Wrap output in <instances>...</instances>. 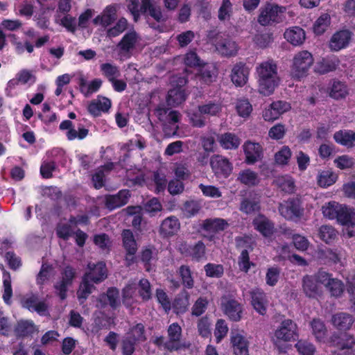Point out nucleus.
Returning <instances> with one entry per match:
<instances>
[{
	"mask_svg": "<svg viewBox=\"0 0 355 355\" xmlns=\"http://www.w3.org/2000/svg\"><path fill=\"white\" fill-rule=\"evenodd\" d=\"M352 35V33L347 29L336 32L330 40L331 49L338 51L346 48L349 44Z\"/></svg>",
	"mask_w": 355,
	"mask_h": 355,
	"instance_id": "a211bd4d",
	"label": "nucleus"
},
{
	"mask_svg": "<svg viewBox=\"0 0 355 355\" xmlns=\"http://www.w3.org/2000/svg\"><path fill=\"white\" fill-rule=\"evenodd\" d=\"M223 311L233 322H239L242 318L243 306L234 299H227L221 304Z\"/></svg>",
	"mask_w": 355,
	"mask_h": 355,
	"instance_id": "2eb2a0df",
	"label": "nucleus"
},
{
	"mask_svg": "<svg viewBox=\"0 0 355 355\" xmlns=\"http://www.w3.org/2000/svg\"><path fill=\"white\" fill-rule=\"evenodd\" d=\"M116 6L114 4L107 6L101 15H97L92 21L96 26L101 25L107 28L116 19Z\"/></svg>",
	"mask_w": 355,
	"mask_h": 355,
	"instance_id": "5701e85b",
	"label": "nucleus"
},
{
	"mask_svg": "<svg viewBox=\"0 0 355 355\" xmlns=\"http://www.w3.org/2000/svg\"><path fill=\"white\" fill-rule=\"evenodd\" d=\"M131 196L130 190L121 189L117 193L111 195L107 194L105 197V207L113 210L125 205Z\"/></svg>",
	"mask_w": 355,
	"mask_h": 355,
	"instance_id": "4468645a",
	"label": "nucleus"
},
{
	"mask_svg": "<svg viewBox=\"0 0 355 355\" xmlns=\"http://www.w3.org/2000/svg\"><path fill=\"white\" fill-rule=\"evenodd\" d=\"M334 139L340 145L352 147L355 141V132L351 130H341L334 133Z\"/></svg>",
	"mask_w": 355,
	"mask_h": 355,
	"instance_id": "a19ab883",
	"label": "nucleus"
},
{
	"mask_svg": "<svg viewBox=\"0 0 355 355\" xmlns=\"http://www.w3.org/2000/svg\"><path fill=\"white\" fill-rule=\"evenodd\" d=\"M291 108V104L285 101H274L263 110L262 116L266 121H273Z\"/></svg>",
	"mask_w": 355,
	"mask_h": 355,
	"instance_id": "9d476101",
	"label": "nucleus"
},
{
	"mask_svg": "<svg viewBox=\"0 0 355 355\" xmlns=\"http://www.w3.org/2000/svg\"><path fill=\"white\" fill-rule=\"evenodd\" d=\"M198 110L207 116H216L221 111V106L215 101H209L207 103L198 105Z\"/></svg>",
	"mask_w": 355,
	"mask_h": 355,
	"instance_id": "6e6d98bb",
	"label": "nucleus"
},
{
	"mask_svg": "<svg viewBox=\"0 0 355 355\" xmlns=\"http://www.w3.org/2000/svg\"><path fill=\"white\" fill-rule=\"evenodd\" d=\"M59 128L60 130H67L66 136L67 139L69 141H72L76 139L82 140L89 134V130L80 123L77 125V130H76L75 127L73 125L72 121L70 120L62 121L59 125Z\"/></svg>",
	"mask_w": 355,
	"mask_h": 355,
	"instance_id": "f8f14e48",
	"label": "nucleus"
},
{
	"mask_svg": "<svg viewBox=\"0 0 355 355\" xmlns=\"http://www.w3.org/2000/svg\"><path fill=\"white\" fill-rule=\"evenodd\" d=\"M295 347L301 355H314L315 352L314 345L306 340H298L295 344Z\"/></svg>",
	"mask_w": 355,
	"mask_h": 355,
	"instance_id": "774afa93",
	"label": "nucleus"
},
{
	"mask_svg": "<svg viewBox=\"0 0 355 355\" xmlns=\"http://www.w3.org/2000/svg\"><path fill=\"white\" fill-rule=\"evenodd\" d=\"M123 246L126 252L130 254L136 253L137 251V243L132 232L129 230H123L121 234Z\"/></svg>",
	"mask_w": 355,
	"mask_h": 355,
	"instance_id": "37998d69",
	"label": "nucleus"
},
{
	"mask_svg": "<svg viewBox=\"0 0 355 355\" xmlns=\"http://www.w3.org/2000/svg\"><path fill=\"white\" fill-rule=\"evenodd\" d=\"M211 323L207 315L203 316L199 319L197 323L199 335L205 338L210 337L211 335Z\"/></svg>",
	"mask_w": 355,
	"mask_h": 355,
	"instance_id": "864d4df0",
	"label": "nucleus"
},
{
	"mask_svg": "<svg viewBox=\"0 0 355 355\" xmlns=\"http://www.w3.org/2000/svg\"><path fill=\"white\" fill-rule=\"evenodd\" d=\"M183 289H192L195 285L193 272L188 265H181L176 271Z\"/></svg>",
	"mask_w": 355,
	"mask_h": 355,
	"instance_id": "c756f323",
	"label": "nucleus"
},
{
	"mask_svg": "<svg viewBox=\"0 0 355 355\" xmlns=\"http://www.w3.org/2000/svg\"><path fill=\"white\" fill-rule=\"evenodd\" d=\"M236 110L238 114L241 117H248L252 111V107L248 99H240L237 101Z\"/></svg>",
	"mask_w": 355,
	"mask_h": 355,
	"instance_id": "69168bd1",
	"label": "nucleus"
},
{
	"mask_svg": "<svg viewBox=\"0 0 355 355\" xmlns=\"http://www.w3.org/2000/svg\"><path fill=\"white\" fill-rule=\"evenodd\" d=\"M218 141L221 147L226 150H236L241 144V139L232 132L222 134Z\"/></svg>",
	"mask_w": 355,
	"mask_h": 355,
	"instance_id": "4c0bfd02",
	"label": "nucleus"
},
{
	"mask_svg": "<svg viewBox=\"0 0 355 355\" xmlns=\"http://www.w3.org/2000/svg\"><path fill=\"white\" fill-rule=\"evenodd\" d=\"M280 215L287 220L297 222L304 215V209L298 198H289L279 205Z\"/></svg>",
	"mask_w": 355,
	"mask_h": 355,
	"instance_id": "20e7f679",
	"label": "nucleus"
},
{
	"mask_svg": "<svg viewBox=\"0 0 355 355\" xmlns=\"http://www.w3.org/2000/svg\"><path fill=\"white\" fill-rule=\"evenodd\" d=\"M216 48L221 55L227 58L236 55L239 50L236 42L230 37L218 40Z\"/></svg>",
	"mask_w": 355,
	"mask_h": 355,
	"instance_id": "4be33fe9",
	"label": "nucleus"
},
{
	"mask_svg": "<svg viewBox=\"0 0 355 355\" xmlns=\"http://www.w3.org/2000/svg\"><path fill=\"white\" fill-rule=\"evenodd\" d=\"M286 8L275 3L266 2L259 10L258 23L263 26H273L282 21Z\"/></svg>",
	"mask_w": 355,
	"mask_h": 355,
	"instance_id": "f03ea898",
	"label": "nucleus"
},
{
	"mask_svg": "<svg viewBox=\"0 0 355 355\" xmlns=\"http://www.w3.org/2000/svg\"><path fill=\"white\" fill-rule=\"evenodd\" d=\"M182 327L178 322L171 324L168 329V340L164 343V347L169 352L178 351L184 345L181 343Z\"/></svg>",
	"mask_w": 355,
	"mask_h": 355,
	"instance_id": "1a4fd4ad",
	"label": "nucleus"
},
{
	"mask_svg": "<svg viewBox=\"0 0 355 355\" xmlns=\"http://www.w3.org/2000/svg\"><path fill=\"white\" fill-rule=\"evenodd\" d=\"M280 272V268L277 266L268 268L266 274V284L275 286L279 281Z\"/></svg>",
	"mask_w": 355,
	"mask_h": 355,
	"instance_id": "338daca9",
	"label": "nucleus"
},
{
	"mask_svg": "<svg viewBox=\"0 0 355 355\" xmlns=\"http://www.w3.org/2000/svg\"><path fill=\"white\" fill-rule=\"evenodd\" d=\"M338 176L334 172L327 170L320 171L317 175L318 184L323 188H327L334 184Z\"/></svg>",
	"mask_w": 355,
	"mask_h": 355,
	"instance_id": "a18cd8bd",
	"label": "nucleus"
},
{
	"mask_svg": "<svg viewBox=\"0 0 355 355\" xmlns=\"http://www.w3.org/2000/svg\"><path fill=\"white\" fill-rule=\"evenodd\" d=\"M89 271L86 272L83 277L94 284H98L107 278V269L105 264L98 262L96 264H88Z\"/></svg>",
	"mask_w": 355,
	"mask_h": 355,
	"instance_id": "412c9836",
	"label": "nucleus"
},
{
	"mask_svg": "<svg viewBox=\"0 0 355 355\" xmlns=\"http://www.w3.org/2000/svg\"><path fill=\"white\" fill-rule=\"evenodd\" d=\"M302 290L309 298H316L320 293V286L313 276L305 275L302 279Z\"/></svg>",
	"mask_w": 355,
	"mask_h": 355,
	"instance_id": "473e14b6",
	"label": "nucleus"
},
{
	"mask_svg": "<svg viewBox=\"0 0 355 355\" xmlns=\"http://www.w3.org/2000/svg\"><path fill=\"white\" fill-rule=\"evenodd\" d=\"M157 253L155 248L153 245H148L142 249L140 254V259L144 263L146 271H150L151 267V261L155 258Z\"/></svg>",
	"mask_w": 355,
	"mask_h": 355,
	"instance_id": "3c124183",
	"label": "nucleus"
},
{
	"mask_svg": "<svg viewBox=\"0 0 355 355\" xmlns=\"http://www.w3.org/2000/svg\"><path fill=\"white\" fill-rule=\"evenodd\" d=\"M257 72L259 93L266 96L273 94L280 82L275 62L273 60H268L261 62L257 67Z\"/></svg>",
	"mask_w": 355,
	"mask_h": 355,
	"instance_id": "f257e3e1",
	"label": "nucleus"
},
{
	"mask_svg": "<svg viewBox=\"0 0 355 355\" xmlns=\"http://www.w3.org/2000/svg\"><path fill=\"white\" fill-rule=\"evenodd\" d=\"M328 90L329 96L336 100L345 98L348 94L347 85L338 80H333L329 84Z\"/></svg>",
	"mask_w": 355,
	"mask_h": 355,
	"instance_id": "72a5a7b5",
	"label": "nucleus"
},
{
	"mask_svg": "<svg viewBox=\"0 0 355 355\" xmlns=\"http://www.w3.org/2000/svg\"><path fill=\"white\" fill-rule=\"evenodd\" d=\"M337 235V231L332 226L322 225L319 229V236L321 240L327 243L333 241Z\"/></svg>",
	"mask_w": 355,
	"mask_h": 355,
	"instance_id": "13d9d810",
	"label": "nucleus"
},
{
	"mask_svg": "<svg viewBox=\"0 0 355 355\" xmlns=\"http://www.w3.org/2000/svg\"><path fill=\"white\" fill-rule=\"evenodd\" d=\"M101 71L109 81L119 77L121 75L119 67L110 63L102 64L101 65Z\"/></svg>",
	"mask_w": 355,
	"mask_h": 355,
	"instance_id": "052dcab7",
	"label": "nucleus"
},
{
	"mask_svg": "<svg viewBox=\"0 0 355 355\" xmlns=\"http://www.w3.org/2000/svg\"><path fill=\"white\" fill-rule=\"evenodd\" d=\"M126 337L136 343L145 341L146 340V337L145 335L144 325L142 323H137L131 327L127 333Z\"/></svg>",
	"mask_w": 355,
	"mask_h": 355,
	"instance_id": "de8ad7c7",
	"label": "nucleus"
},
{
	"mask_svg": "<svg viewBox=\"0 0 355 355\" xmlns=\"http://www.w3.org/2000/svg\"><path fill=\"white\" fill-rule=\"evenodd\" d=\"M205 275L211 278H220L224 275V267L222 264L208 263L204 266Z\"/></svg>",
	"mask_w": 355,
	"mask_h": 355,
	"instance_id": "5fc2aeb1",
	"label": "nucleus"
},
{
	"mask_svg": "<svg viewBox=\"0 0 355 355\" xmlns=\"http://www.w3.org/2000/svg\"><path fill=\"white\" fill-rule=\"evenodd\" d=\"M254 228L263 236H271L275 232V225L263 214H259L252 220Z\"/></svg>",
	"mask_w": 355,
	"mask_h": 355,
	"instance_id": "aec40b11",
	"label": "nucleus"
},
{
	"mask_svg": "<svg viewBox=\"0 0 355 355\" xmlns=\"http://www.w3.org/2000/svg\"><path fill=\"white\" fill-rule=\"evenodd\" d=\"M284 36V38L293 46L302 44L306 38L305 31L299 26H293L287 29Z\"/></svg>",
	"mask_w": 355,
	"mask_h": 355,
	"instance_id": "7c9ffc66",
	"label": "nucleus"
},
{
	"mask_svg": "<svg viewBox=\"0 0 355 355\" xmlns=\"http://www.w3.org/2000/svg\"><path fill=\"white\" fill-rule=\"evenodd\" d=\"M233 14V5L230 0H223L218 10V17L220 21L230 20Z\"/></svg>",
	"mask_w": 355,
	"mask_h": 355,
	"instance_id": "4d7b16f0",
	"label": "nucleus"
},
{
	"mask_svg": "<svg viewBox=\"0 0 355 355\" xmlns=\"http://www.w3.org/2000/svg\"><path fill=\"white\" fill-rule=\"evenodd\" d=\"M94 283L88 280L86 277H83L82 282L77 291V297L80 304H83L96 288Z\"/></svg>",
	"mask_w": 355,
	"mask_h": 355,
	"instance_id": "79ce46f5",
	"label": "nucleus"
},
{
	"mask_svg": "<svg viewBox=\"0 0 355 355\" xmlns=\"http://www.w3.org/2000/svg\"><path fill=\"white\" fill-rule=\"evenodd\" d=\"M331 341L333 345L338 349L350 350L347 355H355L353 352L355 347V338L352 335L347 333L334 334L331 338Z\"/></svg>",
	"mask_w": 355,
	"mask_h": 355,
	"instance_id": "dca6fc26",
	"label": "nucleus"
},
{
	"mask_svg": "<svg viewBox=\"0 0 355 355\" xmlns=\"http://www.w3.org/2000/svg\"><path fill=\"white\" fill-rule=\"evenodd\" d=\"M236 180L250 187L257 186L259 183L257 173L250 168L241 171L238 174Z\"/></svg>",
	"mask_w": 355,
	"mask_h": 355,
	"instance_id": "58836bf2",
	"label": "nucleus"
},
{
	"mask_svg": "<svg viewBox=\"0 0 355 355\" xmlns=\"http://www.w3.org/2000/svg\"><path fill=\"white\" fill-rule=\"evenodd\" d=\"M230 343L234 355H249V341L241 332L232 330Z\"/></svg>",
	"mask_w": 355,
	"mask_h": 355,
	"instance_id": "ddd939ff",
	"label": "nucleus"
},
{
	"mask_svg": "<svg viewBox=\"0 0 355 355\" xmlns=\"http://www.w3.org/2000/svg\"><path fill=\"white\" fill-rule=\"evenodd\" d=\"M249 69L246 64L239 62L234 66L232 70L231 79L236 86L242 87L247 83Z\"/></svg>",
	"mask_w": 355,
	"mask_h": 355,
	"instance_id": "b1692460",
	"label": "nucleus"
},
{
	"mask_svg": "<svg viewBox=\"0 0 355 355\" xmlns=\"http://www.w3.org/2000/svg\"><path fill=\"white\" fill-rule=\"evenodd\" d=\"M187 94L184 87L175 86L168 92L166 102L168 105L176 107L186 101Z\"/></svg>",
	"mask_w": 355,
	"mask_h": 355,
	"instance_id": "c85d7f7f",
	"label": "nucleus"
},
{
	"mask_svg": "<svg viewBox=\"0 0 355 355\" xmlns=\"http://www.w3.org/2000/svg\"><path fill=\"white\" fill-rule=\"evenodd\" d=\"M139 296L143 302H148L152 299V286L148 279L146 278H141L135 287Z\"/></svg>",
	"mask_w": 355,
	"mask_h": 355,
	"instance_id": "c03bdc74",
	"label": "nucleus"
},
{
	"mask_svg": "<svg viewBox=\"0 0 355 355\" xmlns=\"http://www.w3.org/2000/svg\"><path fill=\"white\" fill-rule=\"evenodd\" d=\"M214 175L218 178H228L233 170V165L227 157L220 155H214L209 160Z\"/></svg>",
	"mask_w": 355,
	"mask_h": 355,
	"instance_id": "0eeeda50",
	"label": "nucleus"
},
{
	"mask_svg": "<svg viewBox=\"0 0 355 355\" xmlns=\"http://www.w3.org/2000/svg\"><path fill=\"white\" fill-rule=\"evenodd\" d=\"M98 302L101 308L110 305L112 309H116L120 304L119 290L115 287L109 288L106 293L99 295Z\"/></svg>",
	"mask_w": 355,
	"mask_h": 355,
	"instance_id": "a878e982",
	"label": "nucleus"
},
{
	"mask_svg": "<svg viewBox=\"0 0 355 355\" xmlns=\"http://www.w3.org/2000/svg\"><path fill=\"white\" fill-rule=\"evenodd\" d=\"M313 63V55L308 51H302L297 53L293 58L291 66V75L292 78L300 80L305 77Z\"/></svg>",
	"mask_w": 355,
	"mask_h": 355,
	"instance_id": "7ed1b4c3",
	"label": "nucleus"
},
{
	"mask_svg": "<svg viewBox=\"0 0 355 355\" xmlns=\"http://www.w3.org/2000/svg\"><path fill=\"white\" fill-rule=\"evenodd\" d=\"M261 210V200L259 197H247L242 199L240 205V211L246 214H252L259 212Z\"/></svg>",
	"mask_w": 355,
	"mask_h": 355,
	"instance_id": "c9c22d12",
	"label": "nucleus"
},
{
	"mask_svg": "<svg viewBox=\"0 0 355 355\" xmlns=\"http://www.w3.org/2000/svg\"><path fill=\"white\" fill-rule=\"evenodd\" d=\"M111 101L107 97L98 96L88 105L87 110L94 116H98L101 112H107L111 107Z\"/></svg>",
	"mask_w": 355,
	"mask_h": 355,
	"instance_id": "bb28decb",
	"label": "nucleus"
},
{
	"mask_svg": "<svg viewBox=\"0 0 355 355\" xmlns=\"http://www.w3.org/2000/svg\"><path fill=\"white\" fill-rule=\"evenodd\" d=\"M312 333L318 342H323L327 336V328L324 323L320 319L314 318L311 322Z\"/></svg>",
	"mask_w": 355,
	"mask_h": 355,
	"instance_id": "49530a36",
	"label": "nucleus"
},
{
	"mask_svg": "<svg viewBox=\"0 0 355 355\" xmlns=\"http://www.w3.org/2000/svg\"><path fill=\"white\" fill-rule=\"evenodd\" d=\"M137 40L138 35L136 31H129L123 36L117 46L121 52L128 53L135 47Z\"/></svg>",
	"mask_w": 355,
	"mask_h": 355,
	"instance_id": "e433bc0d",
	"label": "nucleus"
},
{
	"mask_svg": "<svg viewBox=\"0 0 355 355\" xmlns=\"http://www.w3.org/2000/svg\"><path fill=\"white\" fill-rule=\"evenodd\" d=\"M238 265L239 269L245 273H248L251 266H254L255 264L250 260L249 252L248 250L244 249L241 251V254L238 258Z\"/></svg>",
	"mask_w": 355,
	"mask_h": 355,
	"instance_id": "bf43d9fd",
	"label": "nucleus"
},
{
	"mask_svg": "<svg viewBox=\"0 0 355 355\" xmlns=\"http://www.w3.org/2000/svg\"><path fill=\"white\" fill-rule=\"evenodd\" d=\"M341 205V204L335 201H331L326 203L322 207L324 216L330 220L336 219Z\"/></svg>",
	"mask_w": 355,
	"mask_h": 355,
	"instance_id": "603ef678",
	"label": "nucleus"
},
{
	"mask_svg": "<svg viewBox=\"0 0 355 355\" xmlns=\"http://www.w3.org/2000/svg\"><path fill=\"white\" fill-rule=\"evenodd\" d=\"M76 275V270L70 265L61 270L60 278L53 286L55 293L60 300H64L67 298L69 287L73 284Z\"/></svg>",
	"mask_w": 355,
	"mask_h": 355,
	"instance_id": "39448f33",
	"label": "nucleus"
},
{
	"mask_svg": "<svg viewBox=\"0 0 355 355\" xmlns=\"http://www.w3.org/2000/svg\"><path fill=\"white\" fill-rule=\"evenodd\" d=\"M337 221L346 227V233L349 237L355 236V210L345 205H342L336 218Z\"/></svg>",
	"mask_w": 355,
	"mask_h": 355,
	"instance_id": "6e6552de",
	"label": "nucleus"
},
{
	"mask_svg": "<svg viewBox=\"0 0 355 355\" xmlns=\"http://www.w3.org/2000/svg\"><path fill=\"white\" fill-rule=\"evenodd\" d=\"M208 304L209 301L206 297H198L192 306L191 314L197 317L200 316L206 311Z\"/></svg>",
	"mask_w": 355,
	"mask_h": 355,
	"instance_id": "0e129e2a",
	"label": "nucleus"
},
{
	"mask_svg": "<svg viewBox=\"0 0 355 355\" xmlns=\"http://www.w3.org/2000/svg\"><path fill=\"white\" fill-rule=\"evenodd\" d=\"M128 26V21L125 18H120L116 24L107 29V36L109 37H115L125 31Z\"/></svg>",
	"mask_w": 355,
	"mask_h": 355,
	"instance_id": "680f3d73",
	"label": "nucleus"
},
{
	"mask_svg": "<svg viewBox=\"0 0 355 355\" xmlns=\"http://www.w3.org/2000/svg\"><path fill=\"white\" fill-rule=\"evenodd\" d=\"M251 305L261 315H265L267 312L268 299L267 294L260 288H255L250 291Z\"/></svg>",
	"mask_w": 355,
	"mask_h": 355,
	"instance_id": "9b49d317",
	"label": "nucleus"
},
{
	"mask_svg": "<svg viewBox=\"0 0 355 355\" xmlns=\"http://www.w3.org/2000/svg\"><path fill=\"white\" fill-rule=\"evenodd\" d=\"M180 228L178 218L175 216L166 218L161 223L159 233L164 238H168L176 234Z\"/></svg>",
	"mask_w": 355,
	"mask_h": 355,
	"instance_id": "393cba45",
	"label": "nucleus"
},
{
	"mask_svg": "<svg viewBox=\"0 0 355 355\" xmlns=\"http://www.w3.org/2000/svg\"><path fill=\"white\" fill-rule=\"evenodd\" d=\"M217 75L216 68L213 65L207 64L199 69L196 77L201 84L209 85L216 80Z\"/></svg>",
	"mask_w": 355,
	"mask_h": 355,
	"instance_id": "cd10ccee",
	"label": "nucleus"
},
{
	"mask_svg": "<svg viewBox=\"0 0 355 355\" xmlns=\"http://www.w3.org/2000/svg\"><path fill=\"white\" fill-rule=\"evenodd\" d=\"M331 322L334 327L340 331L349 329L354 322L353 317L346 313H338L332 316Z\"/></svg>",
	"mask_w": 355,
	"mask_h": 355,
	"instance_id": "f704fd0d",
	"label": "nucleus"
},
{
	"mask_svg": "<svg viewBox=\"0 0 355 355\" xmlns=\"http://www.w3.org/2000/svg\"><path fill=\"white\" fill-rule=\"evenodd\" d=\"M15 331L17 336L24 338L31 336L35 329L33 321L21 320L18 322Z\"/></svg>",
	"mask_w": 355,
	"mask_h": 355,
	"instance_id": "09e8293b",
	"label": "nucleus"
},
{
	"mask_svg": "<svg viewBox=\"0 0 355 355\" xmlns=\"http://www.w3.org/2000/svg\"><path fill=\"white\" fill-rule=\"evenodd\" d=\"M182 254L195 261H200L205 257L206 247L202 241H198L193 245L185 243L182 245Z\"/></svg>",
	"mask_w": 355,
	"mask_h": 355,
	"instance_id": "6ab92c4d",
	"label": "nucleus"
},
{
	"mask_svg": "<svg viewBox=\"0 0 355 355\" xmlns=\"http://www.w3.org/2000/svg\"><path fill=\"white\" fill-rule=\"evenodd\" d=\"M331 24L330 15L327 13L322 14L315 21L313 27V32L317 35H322Z\"/></svg>",
	"mask_w": 355,
	"mask_h": 355,
	"instance_id": "8fccbe9b",
	"label": "nucleus"
},
{
	"mask_svg": "<svg viewBox=\"0 0 355 355\" xmlns=\"http://www.w3.org/2000/svg\"><path fill=\"white\" fill-rule=\"evenodd\" d=\"M274 336L277 341L295 340L298 337L297 326L292 320L285 319L275 330Z\"/></svg>",
	"mask_w": 355,
	"mask_h": 355,
	"instance_id": "423d86ee",
	"label": "nucleus"
},
{
	"mask_svg": "<svg viewBox=\"0 0 355 355\" xmlns=\"http://www.w3.org/2000/svg\"><path fill=\"white\" fill-rule=\"evenodd\" d=\"M190 294L185 290L182 289L175 297L173 308L176 314H183L187 310L189 306Z\"/></svg>",
	"mask_w": 355,
	"mask_h": 355,
	"instance_id": "2f4dec72",
	"label": "nucleus"
},
{
	"mask_svg": "<svg viewBox=\"0 0 355 355\" xmlns=\"http://www.w3.org/2000/svg\"><path fill=\"white\" fill-rule=\"evenodd\" d=\"M243 148L245 156V162L247 164H254L263 157V148L259 143L247 141Z\"/></svg>",
	"mask_w": 355,
	"mask_h": 355,
	"instance_id": "f3484780",
	"label": "nucleus"
},
{
	"mask_svg": "<svg viewBox=\"0 0 355 355\" xmlns=\"http://www.w3.org/2000/svg\"><path fill=\"white\" fill-rule=\"evenodd\" d=\"M227 225L228 224L225 219L216 218L205 220L202 227L206 232L218 233L225 230Z\"/></svg>",
	"mask_w": 355,
	"mask_h": 355,
	"instance_id": "ea45409f",
	"label": "nucleus"
},
{
	"mask_svg": "<svg viewBox=\"0 0 355 355\" xmlns=\"http://www.w3.org/2000/svg\"><path fill=\"white\" fill-rule=\"evenodd\" d=\"M291 150L287 146H284L275 154V161L277 164L286 165L291 157Z\"/></svg>",
	"mask_w": 355,
	"mask_h": 355,
	"instance_id": "e2e57ef3",
	"label": "nucleus"
}]
</instances>
